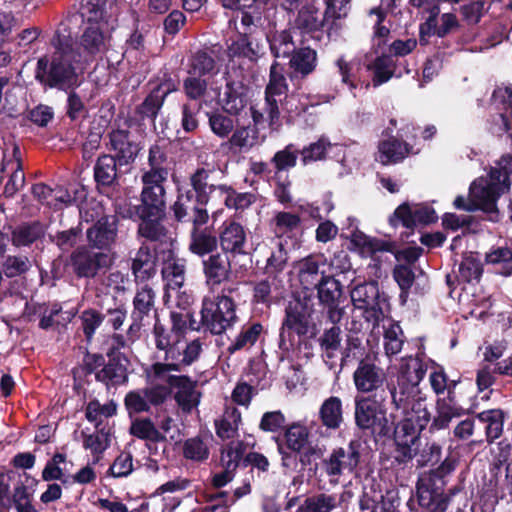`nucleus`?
Here are the masks:
<instances>
[{
    "label": "nucleus",
    "instance_id": "38",
    "mask_svg": "<svg viewBox=\"0 0 512 512\" xmlns=\"http://www.w3.org/2000/svg\"><path fill=\"white\" fill-rule=\"evenodd\" d=\"M167 155L162 147L155 144L149 148L148 169H144L141 177L151 179H168Z\"/></svg>",
    "mask_w": 512,
    "mask_h": 512
},
{
    "label": "nucleus",
    "instance_id": "16",
    "mask_svg": "<svg viewBox=\"0 0 512 512\" xmlns=\"http://www.w3.org/2000/svg\"><path fill=\"white\" fill-rule=\"evenodd\" d=\"M193 197L192 191L180 194L172 210L178 222H192L193 227H201L208 222L209 214L205 208L206 204L198 203Z\"/></svg>",
    "mask_w": 512,
    "mask_h": 512
},
{
    "label": "nucleus",
    "instance_id": "3",
    "mask_svg": "<svg viewBox=\"0 0 512 512\" xmlns=\"http://www.w3.org/2000/svg\"><path fill=\"white\" fill-rule=\"evenodd\" d=\"M237 320L235 304L226 295L205 298L201 309L199 326L214 335H221Z\"/></svg>",
    "mask_w": 512,
    "mask_h": 512
},
{
    "label": "nucleus",
    "instance_id": "52",
    "mask_svg": "<svg viewBox=\"0 0 512 512\" xmlns=\"http://www.w3.org/2000/svg\"><path fill=\"white\" fill-rule=\"evenodd\" d=\"M384 328V349L388 356L400 353L404 344V333L401 326L393 321L383 326Z\"/></svg>",
    "mask_w": 512,
    "mask_h": 512
},
{
    "label": "nucleus",
    "instance_id": "57",
    "mask_svg": "<svg viewBox=\"0 0 512 512\" xmlns=\"http://www.w3.org/2000/svg\"><path fill=\"white\" fill-rule=\"evenodd\" d=\"M479 418L487 422L486 435L487 441L492 443L499 438L503 432L504 413L501 410H491L482 412Z\"/></svg>",
    "mask_w": 512,
    "mask_h": 512
},
{
    "label": "nucleus",
    "instance_id": "17",
    "mask_svg": "<svg viewBox=\"0 0 512 512\" xmlns=\"http://www.w3.org/2000/svg\"><path fill=\"white\" fill-rule=\"evenodd\" d=\"M202 267L205 282L211 289L228 281L232 274L231 261L225 252L209 255L203 259Z\"/></svg>",
    "mask_w": 512,
    "mask_h": 512
},
{
    "label": "nucleus",
    "instance_id": "62",
    "mask_svg": "<svg viewBox=\"0 0 512 512\" xmlns=\"http://www.w3.org/2000/svg\"><path fill=\"white\" fill-rule=\"evenodd\" d=\"M393 278L401 289L400 298L405 303L408 298L409 289L414 283L415 274L409 265L399 264L393 269Z\"/></svg>",
    "mask_w": 512,
    "mask_h": 512
},
{
    "label": "nucleus",
    "instance_id": "54",
    "mask_svg": "<svg viewBox=\"0 0 512 512\" xmlns=\"http://www.w3.org/2000/svg\"><path fill=\"white\" fill-rule=\"evenodd\" d=\"M44 234V228L39 222L25 224L17 227L12 233V243L19 246H26Z\"/></svg>",
    "mask_w": 512,
    "mask_h": 512
},
{
    "label": "nucleus",
    "instance_id": "50",
    "mask_svg": "<svg viewBox=\"0 0 512 512\" xmlns=\"http://www.w3.org/2000/svg\"><path fill=\"white\" fill-rule=\"evenodd\" d=\"M298 277L304 289L316 288L320 283L319 263L313 257H306L299 262Z\"/></svg>",
    "mask_w": 512,
    "mask_h": 512
},
{
    "label": "nucleus",
    "instance_id": "45",
    "mask_svg": "<svg viewBox=\"0 0 512 512\" xmlns=\"http://www.w3.org/2000/svg\"><path fill=\"white\" fill-rule=\"evenodd\" d=\"M216 72V61L212 52L199 50L189 59L188 75L205 77Z\"/></svg>",
    "mask_w": 512,
    "mask_h": 512
},
{
    "label": "nucleus",
    "instance_id": "1",
    "mask_svg": "<svg viewBox=\"0 0 512 512\" xmlns=\"http://www.w3.org/2000/svg\"><path fill=\"white\" fill-rule=\"evenodd\" d=\"M50 43L54 51L38 60L36 79L50 88L75 89L80 85L77 71L86 65L74 53V40L66 25L61 23Z\"/></svg>",
    "mask_w": 512,
    "mask_h": 512
},
{
    "label": "nucleus",
    "instance_id": "60",
    "mask_svg": "<svg viewBox=\"0 0 512 512\" xmlns=\"http://www.w3.org/2000/svg\"><path fill=\"white\" fill-rule=\"evenodd\" d=\"M208 123L212 132L220 138H227L235 128L234 120L220 112L209 113Z\"/></svg>",
    "mask_w": 512,
    "mask_h": 512
},
{
    "label": "nucleus",
    "instance_id": "8",
    "mask_svg": "<svg viewBox=\"0 0 512 512\" xmlns=\"http://www.w3.org/2000/svg\"><path fill=\"white\" fill-rule=\"evenodd\" d=\"M288 84L284 76L283 68L278 62L270 67L269 81L265 88V107L269 126L272 129L278 125L280 118L279 104L286 97Z\"/></svg>",
    "mask_w": 512,
    "mask_h": 512
},
{
    "label": "nucleus",
    "instance_id": "15",
    "mask_svg": "<svg viewBox=\"0 0 512 512\" xmlns=\"http://www.w3.org/2000/svg\"><path fill=\"white\" fill-rule=\"evenodd\" d=\"M150 380L156 381L157 379ZM163 380L176 389L174 399L182 413L190 414L198 407L202 394L197 390V381H192L188 376L171 375L170 373Z\"/></svg>",
    "mask_w": 512,
    "mask_h": 512
},
{
    "label": "nucleus",
    "instance_id": "42",
    "mask_svg": "<svg viewBox=\"0 0 512 512\" xmlns=\"http://www.w3.org/2000/svg\"><path fill=\"white\" fill-rule=\"evenodd\" d=\"M388 390L396 410L407 408V404L420 395L419 385L398 380L396 384H389Z\"/></svg>",
    "mask_w": 512,
    "mask_h": 512
},
{
    "label": "nucleus",
    "instance_id": "21",
    "mask_svg": "<svg viewBox=\"0 0 512 512\" xmlns=\"http://www.w3.org/2000/svg\"><path fill=\"white\" fill-rule=\"evenodd\" d=\"M154 343L158 350L164 352L163 361L160 363H169L170 361L177 360L179 355V344H181V337L173 330L167 329L155 314V323L153 328Z\"/></svg>",
    "mask_w": 512,
    "mask_h": 512
},
{
    "label": "nucleus",
    "instance_id": "58",
    "mask_svg": "<svg viewBox=\"0 0 512 512\" xmlns=\"http://www.w3.org/2000/svg\"><path fill=\"white\" fill-rule=\"evenodd\" d=\"M219 198H222L228 208L243 211L253 202V195L250 193H236L231 187L224 185Z\"/></svg>",
    "mask_w": 512,
    "mask_h": 512
},
{
    "label": "nucleus",
    "instance_id": "41",
    "mask_svg": "<svg viewBox=\"0 0 512 512\" xmlns=\"http://www.w3.org/2000/svg\"><path fill=\"white\" fill-rule=\"evenodd\" d=\"M263 141L264 137L260 139L258 128L241 126L233 130L228 143L231 148H235L242 152L252 149Z\"/></svg>",
    "mask_w": 512,
    "mask_h": 512
},
{
    "label": "nucleus",
    "instance_id": "24",
    "mask_svg": "<svg viewBox=\"0 0 512 512\" xmlns=\"http://www.w3.org/2000/svg\"><path fill=\"white\" fill-rule=\"evenodd\" d=\"M309 436L310 433L308 429L300 423L289 425L284 433L285 443L288 449L296 453L304 451L300 458L303 465L308 464L309 457L316 452L314 447L309 446Z\"/></svg>",
    "mask_w": 512,
    "mask_h": 512
},
{
    "label": "nucleus",
    "instance_id": "44",
    "mask_svg": "<svg viewBox=\"0 0 512 512\" xmlns=\"http://www.w3.org/2000/svg\"><path fill=\"white\" fill-rule=\"evenodd\" d=\"M425 373L424 363L420 359L410 356L402 359L397 373V380L419 385Z\"/></svg>",
    "mask_w": 512,
    "mask_h": 512
},
{
    "label": "nucleus",
    "instance_id": "47",
    "mask_svg": "<svg viewBox=\"0 0 512 512\" xmlns=\"http://www.w3.org/2000/svg\"><path fill=\"white\" fill-rule=\"evenodd\" d=\"M432 480L429 477H422L417 483V497L418 502L422 507H435L440 503V500H445L446 507L448 506L450 498L447 495L439 492L437 489L431 487Z\"/></svg>",
    "mask_w": 512,
    "mask_h": 512
},
{
    "label": "nucleus",
    "instance_id": "22",
    "mask_svg": "<svg viewBox=\"0 0 512 512\" xmlns=\"http://www.w3.org/2000/svg\"><path fill=\"white\" fill-rule=\"evenodd\" d=\"M223 110L229 114L237 116L247 106V88L240 80L232 78L227 79L225 89L220 98Z\"/></svg>",
    "mask_w": 512,
    "mask_h": 512
},
{
    "label": "nucleus",
    "instance_id": "46",
    "mask_svg": "<svg viewBox=\"0 0 512 512\" xmlns=\"http://www.w3.org/2000/svg\"><path fill=\"white\" fill-rule=\"evenodd\" d=\"M339 505L340 500L337 495L320 493L307 498L298 512H331Z\"/></svg>",
    "mask_w": 512,
    "mask_h": 512
},
{
    "label": "nucleus",
    "instance_id": "26",
    "mask_svg": "<svg viewBox=\"0 0 512 512\" xmlns=\"http://www.w3.org/2000/svg\"><path fill=\"white\" fill-rule=\"evenodd\" d=\"M157 256L152 249L142 244L132 259L131 270L137 282H146L156 274Z\"/></svg>",
    "mask_w": 512,
    "mask_h": 512
},
{
    "label": "nucleus",
    "instance_id": "59",
    "mask_svg": "<svg viewBox=\"0 0 512 512\" xmlns=\"http://www.w3.org/2000/svg\"><path fill=\"white\" fill-rule=\"evenodd\" d=\"M399 410L403 413L404 418L408 416L413 417L414 421L419 424V427H426L430 420V413L426 407L425 400L420 395L409 402L407 408Z\"/></svg>",
    "mask_w": 512,
    "mask_h": 512
},
{
    "label": "nucleus",
    "instance_id": "34",
    "mask_svg": "<svg viewBox=\"0 0 512 512\" xmlns=\"http://www.w3.org/2000/svg\"><path fill=\"white\" fill-rule=\"evenodd\" d=\"M219 241L223 252L243 253V247L246 241V233L243 226L236 222L225 225L220 232Z\"/></svg>",
    "mask_w": 512,
    "mask_h": 512
},
{
    "label": "nucleus",
    "instance_id": "61",
    "mask_svg": "<svg viewBox=\"0 0 512 512\" xmlns=\"http://www.w3.org/2000/svg\"><path fill=\"white\" fill-rule=\"evenodd\" d=\"M274 232L278 237L293 232L301 224L299 215L290 212H278L273 218Z\"/></svg>",
    "mask_w": 512,
    "mask_h": 512
},
{
    "label": "nucleus",
    "instance_id": "63",
    "mask_svg": "<svg viewBox=\"0 0 512 512\" xmlns=\"http://www.w3.org/2000/svg\"><path fill=\"white\" fill-rule=\"evenodd\" d=\"M13 157H15L16 168L4 188V194L9 197L13 196L25 183V175L21 167L20 148L17 145L13 147Z\"/></svg>",
    "mask_w": 512,
    "mask_h": 512
},
{
    "label": "nucleus",
    "instance_id": "23",
    "mask_svg": "<svg viewBox=\"0 0 512 512\" xmlns=\"http://www.w3.org/2000/svg\"><path fill=\"white\" fill-rule=\"evenodd\" d=\"M211 170L198 168L190 176V185L193 188L196 201L201 204H208L214 198L220 197L224 185H215L209 182Z\"/></svg>",
    "mask_w": 512,
    "mask_h": 512
},
{
    "label": "nucleus",
    "instance_id": "25",
    "mask_svg": "<svg viewBox=\"0 0 512 512\" xmlns=\"http://www.w3.org/2000/svg\"><path fill=\"white\" fill-rule=\"evenodd\" d=\"M141 222L138 225L139 236L151 242H158L162 245L171 246L174 238L169 229L160 221V217L147 216L139 217Z\"/></svg>",
    "mask_w": 512,
    "mask_h": 512
},
{
    "label": "nucleus",
    "instance_id": "32",
    "mask_svg": "<svg viewBox=\"0 0 512 512\" xmlns=\"http://www.w3.org/2000/svg\"><path fill=\"white\" fill-rule=\"evenodd\" d=\"M328 14L321 13L314 4H304L295 18V27L304 33L319 31Z\"/></svg>",
    "mask_w": 512,
    "mask_h": 512
},
{
    "label": "nucleus",
    "instance_id": "5",
    "mask_svg": "<svg viewBox=\"0 0 512 512\" xmlns=\"http://www.w3.org/2000/svg\"><path fill=\"white\" fill-rule=\"evenodd\" d=\"M112 263L110 254L89 246H80L69 256V267L78 278L93 279L109 269Z\"/></svg>",
    "mask_w": 512,
    "mask_h": 512
},
{
    "label": "nucleus",
    "instance_id": "37",
    "mask_svg": "<svg viewBox=\"0 0 512 512\" xmlns=\"http://www.w3.org/2000/svg\"><path fill=\"white\" fill-rule=\"evenodd\" d=\"M218 239L208 229L193 227L190 236L189 250L198 256L214 254L217 250Z\"/></svg>",
    "mask_w": 512,
    "mask_h": 512
},
{
    "label": "nucleus",
    "instance_id": "20",
    "mask_svg": "<svg viewBox=\"0 0 512 512\" xmlns=\"http://www.w3.org/2000/svg\"><path fill=\"white\" fill-rule=\"evenodd\" d=\"M310 311L307 305L300 299L290 301L285 309V319L280 331V345L284 341L285 330H294L299 335H304L308 331Z\"/></svg>",
    "mask_w": 512,
    "mask_h": 512
},
{
    "label": "nucleus",
    "instance_id": "39",
    "mask_svg": "<svg viewBox=\"0 0 512 512\" xmlns=\"http://www.w3.org/2000/svg\"><path fill=\"white\" fill-rule=\"evenodd\" d=\"M95 376L108 387L124 384L128 380L126 365L119 357L111 358Z\"/></svg>",
    "mask_w": 512,
    "mask_h": 512
},
{
    "label": "nucleus",
    "instance_id": "14",
    "mask_svg": "<svg viewBox=\"0 0 512 512\" xmlns=\"http://www.w3.org/2000/svg\"><path fill=\"white\" fill-rule=\"evenodd\" d=\"M119 219L116 215H103L87 230L86 239L89 247L109 250L118 238Z\"/></svg>",
    "mask_w": 512,
    "mask_h": 512
},
{
    "label": "nucleus",
    "instance_id": "56",
    "mask_svg": "<svg viewBox=\"0 0 512 512\" xmlns=\"http://www.w3.org/2000/svg\"><path fill=\"white\" fill-rule=\"evenodd\" d=\"M371 68L374 71L373 84L378 86L393 76L396 64L391 56L382 55L375 59Z\"/></svg>",
    "mask_w": 512,
    "mask_h": 512
},
{
    "label": "nucleus",
    "instance_id": "9",
    "mask_svg": "<svg viewBox=\"0 0 512 512\" xmlns=\"http://www.w3.org/2000/svg\"><path fill=\"white\" fill-rule=\"evenodd\" d=\"M362 443L360 440H351L346 446L334 449L322 461V468L331 478H338L344 472H353L361 459Z\"/></svg>",
    "mask_w": 512,
    "mask_h": 512
},
{
    "label": "nucleus",
    "instance_id": "31",
    "mask_svg": "<svg viewBox=\"0 0 512 512\" xmlns=\"http://www.w3.org/2000/svg\"><path fill=\"white\" fill-rule=\"evenodd\" d=\"M289 57V68L292 77H305L312 73L316 67V51L309 47L296 49Z\"/></svg>",
    "mask_w": 512,
    "mask_h": 512
},
{
    "label": "nucleus",
    "instance_id": "43",
    "mask_svg": "<svg viewBox=\"0 0 512 512\" xmlns=\"http://www.w3.org/2000/svg\"><path fill=\"white\" fill-rule=\"evenodd\" d=\"M317 297L321 305L339 303L342 296V285L333 276L321 273L320 283L316 287Z\"/></svg>",
    "mask_w": 512,
    "mask_h": 512
},
{
    "label": "nucleus",
    "instance_id": "53",
    "mask_svg": "<svg viewBox=\"0 0 512 512\" xmlns=\"http://www.w3.org/2000/svg\"><path fill=\"white\" fill-rule=\"evenodd\" d=\"M185 264L180 259L169 258L162 268V276L170 288H180L185 280Z\"/></svg>",
    "mask_w": 512,
    "mask_h": 512
},
{
    "label": "nucleus",
    "instance_id": "19",
    "mask_svg": "<svg viewBox=\"0 0 512 512\" xmlns=\"http://www.w3.org/2000/svg\"><path fill=\"white\" fill-rule=\"evenodd\" d=\"M353 379L359 392L370 393L382 387L386 377L382 368L374 363L361 360L354 371Z\"/></svg>",
    "mask_w": 512,
    "mask_h": 512
},
{
    "label": "nucleus",
    "instance_id": "48",
    "mask_svg": "<svg viewBox=\"0 0 512 512\" xmlns=\"http://www.w3.org/2000/svg\"><path fill=\"white\" fill-rule=\"evenodd\" d=\"M268 40L271 52L276 58L289 57L296 50L291 32L287 29L274 31Z\"/></svg>",
    "mask_w": 512,
    "mask_h": 512
},
{
    "label": "nucleus",
    "instance_id": "4",
    "mask_svg": "<svg viewBox=\"0 0 512 512\" xmlns=\"http://www.w3.org/2000/svg\"><path fill=\"white\" fill-rule=\"evenodd\" d=\"M354 309L362 310L363 317L373 326L379 325L384 318L383 306L387 303L384 293L380 292L376 281L365 282L354 286L350 291Z\"/></svg>",
    "mask_w": 512,
    "mask_h": 512
},
{
    "label": "nucleus",
    "instance_id": "49",
    "mask_svg": "<svg viewBox=\"0 0 512 512\" xmlns=\"http://www.w3.org/2000/svg\"><path fill=\"white\" fill-rule=\"evenodd\" d=\"M240 422V412L234 407L227 408L221 419L215 421L217 435L222 439H231L235 437Z\"/></svg>",
    "mask_w": 512,
    "mask_h": 512
},
{
    "label": "nucleus",
    "instance_id": "40",
    "mask_svg": "<svg viewBox=\"0 0 512 512\" xmlns=\"http://www.w3.org/2000/svg\"><path fill=\"white\" fill-rule=\"evenodd\" d=\"M155 298L156 294L148 284H144L137 289L133 299V319L143 321L151 312H154V315L157 314L155 310Z\"/></svg>",
    "mask_w": 512,
    "mask_h": 512
},
{
    "label": "nucleus",
    "instance_id": "27",
    "mask_svg": "<svg viewBox=\"0 0 512 512\" xmlns=\"http://www.w3.org/2000/svg\"><path fill=\"white\" fill-rule=\"evenodd\" d=\"M118 165V161L113 155H100L94 166V180L97 186L112 187L117 185L120 176Z\"/></svg>",
    "mask_w": 512,
    "mask_h": 512
},
{
    "label": "nucleus",
    "instance_id": "64",
    "mask_svg": "<svg viewBox=\"0 0 512 512\" xmlns=\"http://www.w3.org/2000/svg\"><path fill=\"white\" fill-rule=\"evenodd\" d=\"M462 409L454 407L445 401L438 402L437 416L434 418L431 427L436 429H444L448 427L453 418L461 415Z\"/></svg>",
    "mask_w": 512,
    "mask_h": 512
},
{
    "label": "nucleus",
    "instance_id": "33",
    "mask_svg": "<svg viewBox=\"0 0 512 512\" xmlns=\"http://www.w3.org/2000/svg\"><path fill=\"white\" fill-rule=\"evenodd\" d=\"M318 343L321 350V356L325 363L329 364L332 368L334 366L333 360L336 358L337 352L341 348L342 343V329L340 326H331L323 331L318 338Z\"/></svg>",
    "mask_w": 512,
    "mask_h": 512
},
{
    "label": "nucleus",
    "instance_id": "2",
    "mask_svg": "<svg viewBox=\"0 0 512 512\" xmlns=\"http://www.w3.org/2000/svg\"><path fill=\"white\" fill-rule=\"evenodd\" d=\"M512 182V156L505 155L491 168L487 176H481L472 182L469 197L458 196L454 206L468 212L482 210L490 215V220L496 221L498 209L496 202L500 195L507 191Z\"/></svg>",
    "mask_w": 512,
    "mask_h": 512
},
{
    "label": "nucleus",
    "instance_id": "18",
    "mask_svg": "<svg viewBox=\"0 0 512 512\" xmlns=\"http://www.w3.org/2000/svg\"><path fill=\"white\" fill-rule=\"evenodd\" d=\"M111 149L115 152L114 157L119 166L129 165L137 158L140 147L132 140L128 130L117 129L108 134Z\"/></svg>",
    "mask_w": 512,
    "mask_h": 512
},
{
    "label": "nucleus",
    "instance_id": "51",
    "mask_svg": "<svg viewBox=\"0 0 512 512\" xmlns=\"http://www.w3.org/2000/svg\"><path fill=\"white\" fill-rule=\"evenodd\" d=\"M130 433L139 439L155 443L166 440L165 435L156 428L150 418L136 419L133 421L130 427Z\"/></svg>",
    "mask_w": 512,
    "mask_h": 512
},
{
    "label": "nucleus",
    "instance_id": "55",
    "mask_svg": "<svg viewBox=\"0 0 512 512\" xmlns=\"http://www.w3.org/2000/svg\"><path fill=\"white\" fill-rule=\"evenodd\" d=\"M414 447H416L414 458H416L418 467L435 464L441 458V446L434 441H425L423 443L422 440H420Z\"/></svg>",
    "mask_w": 512,
    "mask_h": 512
},
{
    "label": "nucleus",
    "instance_id": "29",
    "mask_svg": "<svg viewBox=\"0 0 512 512\" xmlns=\"http://www.w3.org/2000/svg\"><path fill=\"white\" fill-rule=\"evenodd\" d=\"M265 247L267 248V258L264 271L275 280L287 267L288 252L285 244L278 240H271Z\"/></svg>",
    "mask_w": 512,
    "mask_h": 512
},
{
    "label": "nucleus",
    "instance_id": "11",
    "mask_svg": "<svg viewBox=\"0 0 512 512\" xmlns=\"http://www.w3.org/2000/svg\"><path fill=\"white\" fill-rule=\"evenodd\" d=\"M425 427H419L414 418H404L395 428L394 438L397 446L395 459L399 463H407L414 459L415 445L421 440L420 432Z\"/></svg>",
    "mask_w": 512,
    "mask_h": 512
},
{
    "label": "nucleus",
    "instance_id": "35",
    "mask_svg": "<svg viewBox=\"0 0 512 512\" xmlns=\"http://www.w3.org/2000/svg\"><path fill=\"white\" fill-rule=\"evenodd\" d=\"M408 154V144L394 137L382 140L378 144L377 160L383 165L397 163L403 160Z\"/></svg>",
    "mask_w": 512,
    "mask_h": 512
},
{
    "label": "nucleus",
    "instance_id": "12",
    "mask_svg": "<svg viewBox=\"0 0 512 512\" xmlns=\"http://www.w3.org/2000/svg\"><path fill=\"white\" fill-rule=\"evenodd\" d=\"M170 388L166 385H152L129 392L124 399L128 412H148L151 406H160L168 399Z\"/></svg>",
    "mask_w": 512,
    "mask_h": 512
},
{
    "label": "nucleus",
    "instance_id": "6",
    "mask_svg": "<svg viewBox=\"0 0 512 512\" xmlns=\"http://www.w3.org/2000/svg\"><path fill=\"white\" fill-rule=\"evenodd\" d=\"M355 423L360 430L379 435H386L390 431L386 409L375 397L356 400Z\"/></svg>",
    "mask_w": 512,
    "mask_h": 512
},
{
    "label": "nucleus",
    "instance_id": "36",
    "mask_svg": "<svg viewBox=\"0 0 512 512\" xmlns=\"http://www.w3.org/2000/svg\"><path fill=\"white\" fill-rule=\"evenodd\" d=\"M319 419L327 429H339L344 421L341 399L337 396L325 399L319 409Z\"/></svg>",
    "mask_w": 512,
    "mask_h": 512
},
{
    "label": "nucleus",
    "instance_id": "10",
    "mask_svg": "<svg viewBox=\"0 0 512 512\" xmlns=\"http://www.w3.org/2000/svg\"><path fill=\"white\" fill-rule=\"evenodd\" d=\"M166 181L167 180L141 177L143 184L140 194L141 204L136 208L139 217H162L165 214L166 191L164 183Z\"/></svg>",
    "mask_w": 512,
    "mask_h": 512
},
{
    "label": "nucleus",
    "instance_id": "28",
    "mask_svg": "<svg viewBox=\"0 0 512 512\" xmlns=\"http://www.w3.org/2000/svg\"><path fill=\"white\" fill-rule=\"evenodd\" d=\"M394 216L407 228H412L417 224H428L436 220L435 211L432 208L416 206L412 209L407 204L400 205L395 210Z\"/></svg>",
    "mask_w": 512,
    "mask_h": 512
},
{
    "label": "nucleus",
    "instance_id": "13",
    "mask_svg": "<svg viewBox=\"0 0 512 512\" xmlns=\"http://www.w3.org/2000/svg\"><path fill=\"white\" fill-rule=\"evenodd\" d=\"M202 343L195 339L184 348L179 344V355L177 360L169 363H154L146 370L149 379H164L172 371L181 372L185 367L191 365L200 355Z\"/></svg>",
    "mask_w": 512,
    "mask_h": 512
},
{
    "label": "nucleus",
    "instance_id": "30",
    "mask_svg": "<svg viewBox=\"0 0 512 512\" xmlns=\"http://www.w3.org/2000/svg\"><path fill=\"white\" fill-rule=\"evenodd\" d=\"M117 0H81V15L88 22H107L112 17Z\"/></svg>",
    "mask_w": 512,
    "mask_h": 512
},
{
    "label": "nucleus",
    "instance_id": "7",
    "mask_svg": "<svg viewBox=\"0 0 512 512\" xmlns=\"http://www.w3.org/2000/svg\"><path fill=\"white\" fill-rule=\"evenodd\" d=\"M107 22H89L78 43L74 41V53L87 65L104 53L109 46L110 35L104 30Z\"/></svg>",
    "mask_w": 512,
    "mask_h": 512
}]
</instances>
